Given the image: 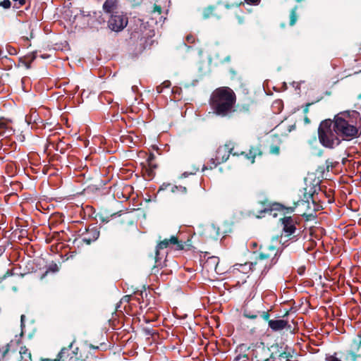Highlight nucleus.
I'll return each instance as SVG.
<instances>
[{
  "label": "nucleus",
  "mask_w": 361,
  "mask_h": 361,
  "mask_svg": "<svg viewBox=\"0 0 361 361\" xmlns=\"http://www.w3.org/2000/svg\"><path fill=\"white\" fill-rule=\"evenodd\" d=\"M170 245L175 246V249L177 250H182L184 248L185 243L183 240H179L178 237L175 235L171 236L169 239L165 238L161 240L156 247V262L158 261L160 250L167 248Z\"/></svg>",
  "instance_id": "obj_6"
},
{
  "label": "nucleus",
  "mask_w": 361,
  "mask_h": 361,
  "mask_svg": "<svg viewBox=\"0 0 361 361\" xmlns=\"http://www.w3.org/2000/svg\"><path fill=\"white\" fill-rule=\"evenodd\" d=\"M213 113L221 117H229L235 111L236 95L228 87L214 90L209 101Z\"/></svg>",
  "instance_id": "obj_2"
},
{
  "label": "nucleus",
  "mask_w": 361,
  "mask_h": 361,
  "mask_svg": "<svg viewBox=\"0 0 361 361\" xmlns=\"http://www.w3.org/2000/svg\"><path fill=\"white\" fill-rule=\"evenodd\" d=\"M26 60L29 61V63H30L35 59V54L34 53L31 54L30 55H27L25 57ZM30 65L27 64V68H30Z\"/></svg>",
  "instance_id": "obj_22"
},
{
  "label": "nucleus",
  "mask_w": 361,
  "mask_h": 361,
  "mask_svg": "<svg viewBox=\"0 0 361 361\" xmlns=\"http://www.w3.org/2000/svg\"><path fill=\"white\" fill-rule=\"evenodd\" d=\"M118 0H106L103 4V10L105 13L111 15L118 11Z\"/></svg>",
  "instance_id": "obj_10"
},
{
  "label": "nucleus",
  "mask_w": 361,
  "mask_h": 361,
  "mask_svg": "<svg viewBox=\"0 0 361 361\" xmlns=\"http://www.w3.org/2000/svg\"><path fill=\"white\" fill-rule=\"evenodd\" d=\"M328 361H341L336 357L331 356L329 357Z\"/></svg>",
  "instance_id": "obj_29"
},
{
  "label": "nucleus",
  "mask_w": 361,
  "mask_h": 361,
  "mask_svg": "<svg viewBox=\"0 0 361 361\" xmlns=\"http://www.w3.org/2000/svg\"><path fill=\"white\" fill-rule=\"evenodd\" d=\"M161 85H162L164 88H169L171 85V82L169 80H166Z\"/></svg>",
  "instance_id": "obj_25"
},
{
  "label": "nucleus",
  "mask_w": 361,
  "mask_h": 361,
  "mask_svg": "<svg viewBox=\"0 0 361 361\" xmlns=\"http://www.w3.org/2000/svg\"><path fill=\"white\" fill-rule=\"evenodd\" d=\"M298 3L302 2L303 0H295Z\"/></svg>",
  "instance_id": "obj_34"
},
{
  "label": "nucleus",
  "mask_w": 361,
  "mask_h": 361,
  "mask_svg": "<svg viewBox=\"0 0 361 361\" xmlns=\"http://www.w3.org/2000/svg\"><path fill=\"white\" fill-rule=\"evenodd\" d=\"M331 121L334 128L343 140H350L358 137L361 133L359 114L356 111L341 112Z\"/></svg>",
  "instance_id": "obj_3"
},
{
  "label": "nucleus",
  "mask_w": 361,
  "mask_h": 361,
  "mask_svg": "<svg viewBox=\"0 0 361 361\" xmlns=\"http://www.w3.org/2000/svg\"><path fill=\"white\" fill-rule=\"evenodd\" d=\"M171 190L173 193L180 192L183 194H185L187 192V189L185 187H183V186L178 187V186H176V185L172 186Z\"/></svg>",
  "instance_id": "obj_14"
},
{
  "label": "nucleus",
  "mask_w": 361,
  "mask_h": 361,
  "mask_svg": "<svg viewBox=\"0 0 361 361\" xmlns=\"http://www.w3.org/2000/svg\"><path fill=\"white\" fill-rule=\"evenodd\" d=\"M20 360L18 361H32L31 353L25 346L20 348Z\"/></svg>",
  "instance_id": "obj_12"
},
{
  "label": "nucleus",
  "mask_w": 361,
  "mask_h": 361,
  "mask_svg": "<svg viewBox=\"0 0 361 361\" xmlns=\"http://www.w3.org/2000/svg\"><path fill=\"white\" fill-rule=\"evenodd\" d=\"M245 316L247 318H250V319H255L257 318V315L256 314H245Z\"/></svg>",
  "instance_id": "obj_28"
},
{
  "label": "nucleus",
  "mask_w": 361,
  "mask_h": 361,
  "mask_svg": "<svg viewBox=\"0 0 361 361\" xmlns=\"http://www.w3.org/2000/svg\"><path fill=\"white\" fill-rule=\"evenodd\" d=\"M99 236V232L97 229L94 228H87L86 230V233L82 234V241L87 245H90L91 243L97 240Z\"/></svg>",
  "instance_id": "obj_8"
},
{
  "label": "nucleus",
  "mask_w": 361,
  "mask_h": 361,
  "mask_svg": "<svg viewBox=\"0 0 361 361\" xmlns=\"http://www.w3.org/2000/svg\"><path fill=\"white\" fill-rule=\"evenodd\" d=\"M11 3L10 0H3L1 2H0V6L3 7L4 8L8 9L11 7Z\"/></svg>",
  "instance_id": "obj_17"
},
{
  "label": "nucleus",
  "mask_w": 361,
  "mask_h": 361,
  "mask_svg": "<svg viewBox=\"0 0 361 361\" xmlns=\"http://www.w3.org/2000/svg\"><path fill=\"white\" fill-rule=\"evenodd\" d=\"M2 54H3V51L1 50H0V57L1 56Z\"/></svg>",
  "instance_id": "obj_35"
},
{
  "label": "nucleus",
  "mask_w": 361,
  "mask_h": 361,
  "mask_svg": "<svg viewBox=\"0 0 361 361\" xmlns=\"http://www.w3.org/2000/svg\"><path fill=\"white\" fill-rule=\"evenodd\" d=\"M14 1V6L19 8L25 4V0H13Z\"/></svg>",
  "instance_id": "obj_20"
},
{
  "label": "nucleus",
  "mask_w": 361,
  "mask_h": 361,
  "mask_svg": "<svg viewBox=\"0 0 361 361\" xmlns=\"http://www.w3.org/2000/svg\"><path fill=\"white\" fill-rule=\"evenodd\" d=\"M268 317H269V314H268L267 313H266V314H264V318H265V319H268Z\"/></svg>",
  "instance_id": "obj_32"
},
{
  "label": "nucleus",
  "mask_w": 361,
  "mask_h": 361,
  "mask_svg": "<svg viewBox=\"0 0 361 361\" xmlns=\"http://www.w3.org/2000/svg\"><path fill=\"white\" fill-rule=\"evenodd\" d=\"M8 52H9V54H16V49H13H13H9V50H8Z\"/></svg>",
  "instance_id": "obj_30"
},
{
  "label": "nucleus",
  "mask_w": 361,
  "mask_h": 361,
  "mask_svg": "<svg viewBox=\"0 0 361 361\" xmlns=\"http://www.w3.org/2000/svg\"><path fill=\"white\" fill-rule=\"evenodd\" d=\"M318 137L321 144L329 148L338 146L341 141L339 135L334 128L331 120L323 121L318 128Z\"/></svg>",
  "instance_id": "obj_4"
},
{
  "label": "nucleus",
  "mask_w": 361,
  "mask_h": 361,
  "mask_svg": "<svg viewBox=\"0 0 361 361\" xmlns=\"http://www.w3.org/2000/svg\"><path fill=\"white\" fill-rule=\"evenodd\" d=\"M183 177H186L188 175L186 173H184L183 175H182Z\"/></svg>",
  "instance_id": "obj_33"
},
{
  "label": "nucleus",
  "mask_w": 361,
  "mask_h": 361,
  "mask_svg": "<svg viewBox=\"0 0 361 361\" xmlns=\"http://www.w3.org/2000/svg\"><path fill=\"white\" fill-rule=\"evenodd\" d=\"M152 13L153 14L157 13L158 15H161V8L159 6L154 5Z\"/></svg>",
  "instance_id": "obj_23"
},
{
  "label": "nucleus",
  "mask_w": 361,
  "mask_h": 361,
  "mask_svg": "<svg viewBox=\"0 0 361 361\" xmlns=\"http://www.w3.org/2000/svg\"><path fill=\"white\" fill-rule=\"evenodd\" d=\"M90 348H94V349H98V347H97H97H95V346H94V345H90Z\"/></svg>",
  "instance_id": "obj_31"
},
{
  "label": "nucleus",
  "mask_w": 361,
  "mask_h": 361,
  "mask_svg": "<svg viewBox=\"0 0 361 361\" xmlns=\"http://www.w3.org/2000/svg\"><path fill=\"white\" fill-rule=\"evenodd\" d=\"M287 325V322L283 319H277V320H269V326L273 331H279L283 329Z\"/></svg>",
  "instance_id": "obj_11"
},
{
  "label": "nucleus",
  "mask_w": 361,
  "mask_h": 361,
  "mask_svg": "<svg viewBox=\"0 0 361 361\" xmlns=\"http://www.w3.org/2000/svg\"><path fill=\"white\" fill-rule=\"evenodd\" d=\"M296 8H297L295 7L291 11V13L290 15V25H293L297 20Z\"/></svg>",
  "instance_id": "obj_15"
},
{
  "label": "nucleus",
  "mask_w": 361,
  "mask_h": 361,
  "mask_svg": "<svg viewBox=\"0 0 361 361\" xmlns=\"http://www.w3.org/2000/svg\"><path fill=\"white\" fill-rule=\"evenodd\" d=\"M128 22V18L123 12L115 11V13L110 15L108 26L111 30L119 32L126 27Z\"/></svg>",
  "instance_id": "obj_5"
},
{
  "label": "nucleus",
  "mask_w": 361,
  "mask_h": 361,
  "mask_svg": "<svg viewBox=\"0 0 361 361\" xmlns=\"http://www.w3.org/2000/svg\"><path fill=\"white\" fill-rule=\"evenodd\" d=\"M257 155H261L259 149L258 147H252L247 154V158L251 159V162L253 163Z\"/></svg>",
  "instance_id": "obj_13"
},
{
  "label": "nucleus",
  "mask_w": 361,
  "mask_h": 361,
  "mask_svg": "<svg viewBox=\"0 0 361 361\" xmlns=\"http://www.w3.org/2000/svg\"><path fill=\"white\" fill-rule=\"evenodd\" d=\"M186 41L188 43H193L195 42V38L192 36H191V35H188L186 37Z\"/></svg>",
  "instance_id": "obj_26"
},
{
  "label": "nucleus",
  "mask_w": 361,
  "mask_h": 361,
  "mask_svg": "<svg viewBox=\"0 0 361 361\" xmlns=\"http://www.w3.org/2000/svg\"><path fill=\"white\" fill-rule=\"evenodd\" d=\"M279 152H280V148H279V147H278L276 145H272L270 147V152L273 154H279Z\"/></svg>",
  "instance_id": "obj_21"
},
{
  "label": "nucleus",
  "mask_w": 361,
  "mask_h": 361,
  "mask_svg": "<svg viewBox=\"0 0 361 361\" xmlns=\"http://www.w3.org/2000/svg\"><path fill=\"white\" fill-rule=\"evenodd\" d=\"M212 12H213L212 8H208L205 9L203 13L204 18H209L212 16Z\"/></svg>",
  "instance_id": "obj_19"
},
{
  "label": "nucleus",
  "mask_w": 361,
  "mask_h": 361,
  "mask_svg": "<svg viewBox=\"0 0 361 361\" xmlns=\"http://www.w3.org/2000/svg\"><path fill=\"white\" fill-rule=\"evenodd\" d=\"M230 156V148L228 145L220 146L216 152L215 159H212V161L214 166H216L221 163L225 162Z\"/></svg>",
  "instance_id": "obj_7"
},
{
  "label": "nucleus",
  "mask_w": 361,
  "mask_h": 361,
  "mask_svg": "<svg viewBox=\"0 0 361 361\" xmlns=\"http://www.w3.org/2000/svg\"><path fill=\"white\" fill-rule=\"evenodd\" d=\"M164 90V87H162V85H159L157 87V91L158 93H161Z\"/></svg>",
  "instance_id": "obj_27"
},
{
  "label": "nucleus",
  "mask_w": 361,
  "mask_h": 361,
  "mask_svg": "<svg viewBox=\"0 0 361 361\" xmlns=\"http://www.w3.org/2000/svg\"><path fill=\"white\" fill-rule=\"evenodd\" d=\"M245 1L248 4L257 5L259 3L260 0H245Z\"/></svg>",
  "instance_id": "obj_24"
},
{
  "label": "nucleus",
  "mask_w": 361,
  "mask_h": 361,
  "mask_svg": "<svg viewBox=\"0 0 361 361\" xmlns=\"http://www.w3.org/2000/svg\"><path fill=\"white\" fill-rule=\"evenodd\" d=\"M281 223L283 226V230L286 233L287 236H289L295 233V226L294 221L290 216H286L281 219Z\"/></svg>",
  "instance_id": "obj_9"
},
{
  "label": "nucleus",
  "mask_w": 361,
  "mask_h": 361,
  "mask_svg": "<svg viewBox=\"0 0 361 361\" xmlns=\"http://www.w3.org/2000/svg\"><path fill=\"white\" fill-rule=\"evenodd\" d=\"M13 274L12 270H7L6 272L0 277V282L4 281L6 279H7L9 276H11Z\"/></svg>",
  "instance_id": "obj_18"
},
{
  "label": "nucleus",
  "mask_w": 361,
  "mask_h": 361,
  "mask_svg": "<svg viewBox=\"0 0 361 361\" xmlns=\"http://www.w3.org/2000/svg\"><path fill=\"white\" fill-rule=\"evenodd\" d=\"M8 351H9V345L8 344H6L2 347H0V359L4 358Z\"/></svg>",
  "instance_id": "obj_16"
},
{
  "label": "nucleus",
  "mask_w": 361,
  "mask_h": 361,
  "mask_svg": "<svg viewBox=\"0 0 361 361\" xmlns=\"http://www.w3.org/2000/svg\"><path fill=\"white\" fill-rule=\"evenodd\" d=\"M289 209H290V212H293V209L290 208Z\"/></svg>",
  "instance_id": "obj_36"
},
{
  "label": "nucleus",
  "mask_w": 361,
  "mask_h": 361,
  "mask_svg": "<svg viewBox=\"0 0 361 361\" xmlns=\"http://www.w3.org/2000/svg\"><path fill=\"white\" fill-rule=\"evenodd\" d=\"M278 240L273 239L270 244L262 245L259 252L256 253L255 260L245 264H237L235 269L239 271L247 274L250 271L257 270L262 273L269 270L274 265L281 254V250L277 247Z\"/></svg>",
  "instance_id": "obj_1"
}]
</instances>
